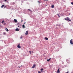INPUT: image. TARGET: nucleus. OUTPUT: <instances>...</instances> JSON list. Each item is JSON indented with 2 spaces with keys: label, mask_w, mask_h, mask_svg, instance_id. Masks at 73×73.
<instances>
[{
  "label": "nucleus",
  "mask_w": 73,
  "mask_h": 73,
  "mask_svg": "<svg viewBox=\"0 0 73 73\" xmlns=\"http://www.w3.org/2000/svg\"><path fill=\"white\" fill-rule=\"evenodd\" d=\"M64 19L65 20H66L68 22H69V21H71V20L69 19V17H66V18H65Z\"/></svg>",
  "instance_id": "nucleus-1"
},
{
  "label": "nucleus",
  "mask_w": 73,
  "mask_h": 73,
  "mask_svg": "<svg viewBox=\"0 0 73 73\" xmlns=\"http://www.w3.org/2000/svg\"><path fill=\"white\" fill-rule=\"evenodd\" d=\"M20 44H19L17 46V47L18 48H19V49H20L21 48V46H20Z\"/></svg>",
  "instance_id": "nucleus-2"
},
{
  "label": "nucleus",
  "mask_w": 73,
  "mask_h": 73,
  "mask_svg": "<svg viewBox=\"0 0 73 73\" xmlns=\"http://www.w3.org/2000/svg\"><path fill=\"white\" fill-rule=\"evenodd\" d=\"M1 23H2V24H3V25H5V24H6L5 23H4V21H2Z\"/></svg>",
  "instance_id": "nucleus-3"
},
{
  "label": "nucleus",
  "mask_w": 73,
  "mask_h": 73,
  "mask_svg": "<svg viewBox=\"0 0 73 73\" xmlns=\"http://www.w3.org/2000/svg\"><path fill=\"white\" fill-rule=\"evenodd\" d=\"M28 34V31H26V33H25L26 35H27Z\"/></svg>",
  "instance_id": "nucleus-4"
},
{
  "label": "nucleus",
  "mask_w": 73,
  "mask_h": 73,
  "mask_svg": "<svg viewBox=\"0 0 73 73\" xmlns=\"http://www.w3.org/2000/svg\"><path fill=\"white\" fill-rule=\"evenodd\" d=\"M15 31H20V30H19V29L17 28L15 29Z\"/></svg>",
  "instance_id": "nucleus-5"
},
{
  "label": "nucleus",
  "mask_w": 73,
  "mask_h": 73,
  "mask_svg": "<svg viewBox=\"0 0 73 73\" xmlns=\"http://www.w3.org/2000/svg\"><path fill=\"white\" fill-rule=\"evenodd\" d=\"M35 66H36V65H35V64L33 65V66L32 67V68H35Z\"/></svg>",
  "instance_id": "nucleus-6"
},
{
  "label": "nucleus",
  "mask_w": 73,
  "mask_h": 73,
  "mask_svg": "<svg viewBox=\"0 0 73 73\" xmlns=\"http://www.w3.org/2000/svg\"><path fill=\"white\" fill-rule=\"evenodd\" d=\"M57 73H60V70L59 69H58L57 71Z\"/></svg>",
  "instance_id": "nucleus-7"
},
{
  "label": "nucleus",
  "mask_w": 73,
  "mask_h": 73,
  "mask_svg": "<svg viewBox=\"0 0 73 73\" xmlns=\"http://www.w3.org/2000/svg\"><path fill=\"white\" fill-rule=\"evenodd\" d=\"M44 39H45L46 40H48V38L47 37H45L44 38Z\"/></svg>",
  "instance_id": "nucleus-8"
},
{
  "label": "nucleus",
  "mask_w": 73,
  "mask_h": 73,
  "mask_svg": "<svg viewBox=\"0 0 73 73\" xmlns=\"http://www.w3.org/2000/svg\"><path fill=\"white\" fill-rule=\"evenodd\" d=\"M66 61L67 62H68V63H70V61H68V60H66Z\"/></svg>",
  "instance_id": "nucleus-9"
},
{
  "label": "nucleus",
  "mask_w": 73,
  "mask_h": 73,
  "mask_svg": "<svg viewBox=\"0 0 73 73\" xmlns=\"http://www.w3.org/2000/svg\"><path fill=\"white\" fill-rule=\"evenodd\" d=\"M54 7V5H52L51 6V8H53Z\"/></svg>",
  "instance_id": "nucleus-10"
},
{
  "label": "nucleus",
  "mask_w": 73,
  "mask_h": 73,
  "mask_svg": "<svg viewBox=\"0 0 73 73\" xmlns=\"http://www.w3.org/2000/svg\"><path fill=\"white\" fill-rule=\"evenodd\" d=\"M14 20L15 22V23H17V20L15 19H14Z\"/></svg>",
  "instance_id": "nucleus-11"
},
{
  "label": "nucleus",
  "mask_w": 73,
  "mask_h": 73,
  "mask_svg": "<svg viewBox=\"0 0 73 73\" xmlns=\"http://www.w3.org/2000/svg\"><path fill=\"white\" fill-rule=\"evenodd\" d=\"M22 27L23 28H25V25H23L22 26Z\"/></svg>",
  "instance_id": "nucleus-12"
},
{
  "label": "nucleus",
  "mask_w": 73,
  "mask_h": 73,
  "mask_svg": "<svg viewBox=\"0 0 73 73\" xmlns=\"http://www.w3.org/2000/svg\"><path fill=\"white\" fill-rule=\"evenodd\" d=\"M4 5H3L1 6V8H3L4 7Z\"/></svg>",
  "instance_id": "nucleus-13"
},
{
  "label": "nucleus",
  "mask_w": 73,
  "mask_h": 73,
  "mask_svg": "<svg viewBox=\"0 0 73 73\" xmlns=\"http://www.w3.org/2000/svg\"><path fill=\"white\" fill-rule=\"evenodd\" d=\"M5 29V30L6 29V31H7V32H8V31H9V30H8L7 29V28H6V29Z\"/></svg>",
  "instance_id": "nucleus-14"
},
{
  "label": "nucleus",
  "mask_w": 73,
  "mask_h": 73,
  "mask_svg": "<svg viewBox=\"0 0 73 73\" xmlns=\"http://www.w3.org/2000/svg\"><path fill=\"white\" fill-rule=\"evenodd\" d=\"M51 59V58H50L49 59H47V61H50V60Z\"/></svg>",
  "instance_id": "nucleus-15"
},
{
  "label": "nucleus",
  "mask_w": 73,
  "mask_h": 73,
  "mask_svg": "<svg viewBox=\"0 0 73 73\" xmlns=\"http://www.w3.org/2000/svg\"><path fill=\"white\" fill-rule=\"evenodd\" d=\"M3 33L4 35H5L6 34V33Z\"/></svg>",
  "instance_id": "nucleus-16"
},
{
  "label": "nucleus",
  "mask_w": 73,
  "mask_h": 73,
  "mask_svg": "<svg viewBox=\"0 0 73 73\" xmlns=\"http://www.w3.org/2000/svg\"><path fill=\"white\" fill-rule=\"evenodd\" d=\"M38 3H41V1H38Z\"/></svg>",
  "instance_id": "nucleus-17"
},
{
  "label": "nucleus",
  "mask_w": 73,
  "mask_h": 73,
  "mask_svg": "<svg viewBox=\"0 0 73 73\" xmlns=\"http://www.w3.org/2000/svg\"><path fill=\"white\" fill-rule=\"evenodd\" d=\"M28 11H29L30 12H32V11L30 9H28Z\"/></svg>",
  "instance_id": "nucleus-18"
},
{
  "label": "nucleus",
  "mask_w": 73,
  "mask_h": 73,
  "mask_svg": "<svg viewBox=\"0 0 73 73\" xmlns=\"http://www.w3.org/2000/svg\"><path fill=\"white\" fill-rule=\"evenodd\" d=\"M40 70H43V68H41L40 69Z\"/></svg>",
  "instance_id": "nucleus-19"
},
{
  "label": "nucleus",
  "mask_w": 73,
  "mask_h": 73,
  "mask_svg": "<svg viewBox=\"0 0 73 73\" xmlns=\"http://www.w3.org/2000/svg\"><path fill=\"white\" fill-rule=\"evenodd\" d=\"M71 3V4H72V5H73V2H72Z\"/></svg>",
  "instance_id": "nucleus-20"
},
{
  "label": "nucleus",
  "mask_w": 73,
  "mask_h": 73,
  "mask_svg": "<svg viewBox=\"0 0 73 73\" xmlns=\"http://www.w3.org/2000/svg\"><path fill=\"white\" fill-rule=\"evenodd\" d=\"M58 17H60V15H59L58 14Z\"/></svg>",
  "instance_id": "nucleus-21"
},
{
  "label": "nucleus",
  "mask_w": 73,
  "mask_h": 73,
  "mask_svg": "<svg viewBox=\"0 0 73 73\" xmlns=\"http://www.w3.org/2000/svg\"><path fill=\"white\" fill-rule=\"evenodd\" d=\"M22 38H23V37H22V36H21L20 37V38H21V39Z\"/></svg>",
  "instance_id": "nucleus-22"
},
{
  "label": "nucleus",
  "mask_w": 73,
  "mask_h": 73,
  "mask_svg": "<svg viewBox=\"0 0 73 73\" xmlns=\"http://www.w3.org/2000/svg\"><path fill=\"white\" fill-rule=\"evenodd\" d=\"M7 1V0H5V1Z\"/></svg>",
  "instance_id": "nucleus-23"
},
{
  "label": "nucleus",
  "mask_w": 73,
  "mask_h": 73,
  "mask_svg": "<svg viewBox=\"0 0 73 73\" xmlns=\"http://www.w3.org/2000/svg\"><path fill=\"white\" fill-rule=\"evenodd\" d=\"M44 1H48V0H44Z\"/></svg>",
  "instance_id": "nucleus-24"
},
{
  "label": "nucleus",
  "mask_w": 73,
  "mask_h": 73,
  "mask_svg": "<svg viewBox=\"0 0 73 73\" xmlns=\"http://www.w3.org/2000/svg\"><path fill=\"white\" fill-rule=\"evenodd\" d=\"M23 20H22L21 21V22H23Z\"/></svg>",
  "instance_id": "nucleus-25"
},
{
  "label": "nucleus",
  "mask_w": 73,
  "mask_h": 73,
  "mask_svg": "<svg viewBox=\"0 0 73 73\" xmlns=\"http://www.w3.org/2000/svg\"><path fill=\"white\" fill-rule=\"evenodd\" d=\"M65 73H69V72H66Z\"/></svg>",
  "instance_id": "nucleus-26"
},
{
  "label": "nucleus",
  "mask_w": 73,
  "mask_h": 73,
  "mask_svg": "<svg viewBox=\"0 0 73 73\" xmlns=\"http://www.w3.org/2000/svg\"><path fill=\"white\" fill-rule=\"evenodd\" d=\"M32 53H33V51H32Z\"/></svg>",
  "instance_id": "nucleus-27"
},
{
  "label": "nucleus",
  "mask_w": 73,
  "mask_h": 73,
  "mask_svg": "<svg viewBox=\"0 0 73 73\" xmlns=\"http://www.w3.org/2000/svg\"><path fill=\"white\" fill-rule=\"evenodd\" d=\"M5 7H6V6H5L4 7L5 8Z\"/></svg>",
  "instance_id": "nucleus-28"
},
{
  "label": "nucleus",
  "mask_w": 73,
  "mask_h": 73,
  "mask_svg": "<svg viewBox=\"0 0 73 73\" xmlns=\"http://www.w3.org/2000/svg\"><path fill=\"white\" fill-rule=\"evenodd\" d=\"M18 27H20V26L19 25L18 26Z\"/></svg>",
  "instance_id": "nucleus-29"
},
{
  "label": "nucleus",
  "mask_w": 73,
  "mask_h": 73,
  "mask_svg": "<svg viewBox=\"0 0 73 73\" xmlns=\"http://www.w3.org/2000/svg\"><path fill=\"white\" fill-rule=\"evenodd\" d=\"M24 24H25V23Z\"/></svg>",
  "instance_id": "nucleus-30"
},
{
  "label": "nucleus",
  "mask_w": 73,
  "mask_h": 73,
  "mask_svg": "<svg viewBox=\"0 0 73 73\" xmlns=\"http://www.w3.org/2000/svg\"><path fill=\"white\" fill-rule=\"evenodd\" d=\"M29 52H30V53H31V51H29Z\"/></svg>",
  "instance_id": "nucleus-31"
},
{
  "label": "nucleus",
  "mask_w": 73,
  "mask_h": 73,
  "mask_svg": "<svg viewBox=\"0 0 73 73\" xmlns=\"http://www.w3.org/2000/svg\"><path fill=\"white\" fill-rule=\"evenodd\" d=\"M30 54H31V52L30 53Z\"/></svg>",
  "instance_id": "nucleus-32"
},
{
  "label": "nucleus",
  "mask_w": 73,
  "mask_h": 73,
  "mask_svg": "<svg viewBox=\"0 0 73 73\" xmlns=\"http://www.w3.org/2000/svg\"><path fill=\"white\" fill-rule=\"evenodd\" d=\"M69 15H70V14H69Z\"/></svg>",
  "instance_id": "nucleus-33"
}]
</instances>
